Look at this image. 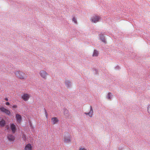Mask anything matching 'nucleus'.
Instances as JSON below:
<instances>
[{"mask_svg": "<svg viewBox=\"0 0 150 150\" xmlns=\"http://www.w3.org/2000/svg\"><path fill=\"white\" fill-rule=\"evenodd\" d=\"M65 84L67 87H69L71 85V82L70 81L66 80L65 81Z\"/></svg>", "mask_w": 150, "mask_h": 150, "instance_id": "14", "label": "nucleus"}, {"mask_svg": "<svg viewBox=\"0 0 150 150\" xmlns=\"http://www.w3.org/2000/svg\"><path fill=\"white\" fill-rule=\"evenodd\" d=\"M5 99L6 101H8V99L7 98H5Z\"/></svg>", "mask_w": 150, "mask_h": 150, "instance_id": "26", "label": "nucleus"}, {"mask_svg": "<svg viewBox=\"0 0 150 150\" xmlns=\"http://www.w3.org/2000/svg\"><path fill=\"white\" fill-rule=\"evenodd\" d=\"M112 96V94L110 92H109L107 95V98L108 99H111Z\"/></svg>", "mask_w": 150, "mask_h": 150, "instance_id": "15", "label": "nucleus"}, {"mask_svg": "<svg viewBox=\"0 0 150 150\" xmlns=\"http://www.w3.org/2000/svg\"><path fill=\"white\" fill-rule=\"evenodd\" d=\"M39 74L40 76L43 79H46L47 78V76L48 75V74L45 71L41 70Z\"/></svg>", "mask_w": 150, "mask_h": 150, "instance_id": "3", "label": "nucleus"}, {"mask_svg": "<svg viewBox=\"0 0 150 150\" xmlns=\"http://www.w3.org/2000/svg\"><path fill=\"white\" fill-rule=\"evenodd\" d=\"M98 51L96 50H94L93 54V56L97 57L98 55Z\"/></svg>", "mask_w": 150, "mask_h": 150, "instance_id": "16", "label": "nucleus"}, {"mask_svg": "<svg viewBox=\"0 0 150 150\" xmlns=\"http://www.w3.org/2000/svg\"><path fill=\"white\" fill-rule=\"evenodd\" d=\"M73 18L72 19V21L74 22L75 24H77V22L76 17L74 16H72Z\"/></svg>", "mask_w": 150, "mask_h": 150, "instance_id": "17", "label": "nucleus"}, {"mask_svg": "<svg viewBox=\"0 0 150 150\" xmlns=\"http://www.w3.org/2000/svg\"><path fill=\"white\" fill-rule=\"evenodd\" d=\"M6 105H10V103H9V102H7L6 103Z\"/></svg>", "mask_w": 150, "mask_h": 150, "instance_id": "25", "label": "nucleus"}, {"mask_svg": "<svg viewBox=\"0 0 150 150\" xmlns=\"http://www.w3.org/2000/svg\"><path fill=\"white\" fill-rule=\"evenodd\" d=\"M101 39L102 40V41L104 42V43H106V41L105 40V38H104V37H103L102 38H101Z\"/></svg>", "mask_w": 150, "mask_h": 150, "instance_id": "18", "label": "nucleus"}, {"mask_svg": "<svg viewBox=\"0 0 150 150\" xmlns=\"http://www.w3.org/2000/svg\"><path fill=\"white\" fill-rule=\"evenodd\" d=\"M6 124V122L3 119H2L0 121V127H4Z\"/></svg>", "mask_w": 150, "mask_h": 150, "instance_id": "13", "label": "nucleus"}, {"mask_svg": "<svg viewBox=\"0 0 150 150\" xmlns=\"http://www.w3.org/2000/svg\"><path fill=\"white\" fill-rule=\"evenodd\" d=\"M90 110L88 112H84V114L88 115L89 117H92L93 115V110L92 108V107L91 106H90Z\"/></svg>", "mask_w": 150, "mask_h": 150, "instance_id": "7", "label": "nucleus"}, {"mask_svg": "<svg viewBox=\"0 0 150 150\" xmlns=\"http://www.w3.org/2000/svg\"><path fill=\"white\" fill-rule=\"evenodd\" d=\"M79 150H87V149L83 147H80Z\"/></svg>", "mask_w": 150, "mask_h": 150, "instance_id": "22", "label": "nucleus"}, {"mask_svg": "<svg viewBox=\"0 0 150 150\" xmlns=\"http://www.w3.org/2000/svg\"><path fill=\"white\" fill-rule=\"evenodd\" d=\"M7 138L10 141H13L15 139V137L13 134H10L7 135Z\"/></svg>", "mask_w": 150, "mask_h": 150, "instance_id": "8", "label": "nucleus"}, {"mask_svg": "<svg viewBox=\"0 0 150 150\" xmlns=\"http://www.w3.org/2000/svg\"><path fill=\"white\" fill-rule=\"evenodd\" d=\"M32 147L31 145L30 144H27L25 146L24 150H31Z\"/></svg>", "mask_w": 150, "mask_h": 150, "instance_id": "11", "label": "nucleus"}, {"mask_svg": "<svg viewBox=\"0 0 150 150\" xmlns=\"http://www.w3.org/2000/svg\"><path fill=\"white\" fill-rule=\"evenodd\" d=\"M70 135L69 133H67L64 137V142L66 144H71V141L70 137Z\"/></svg>", "mask_w": 150, "mask_h": 150, "instance_id": "2", "label": "nucleus"}, {"mask_svg": "<svg viewBox=\"0 0 150 150\" xmlns=\"http://www.w3.org/2000/svg\"><path fill=\"white\" fill-rule=\"evenodd\" d=\"M30 97V95L28 94H24L22 96V98L25 101H28Z\"/></svg>", "mask_w": 150, "mask_h": 150, "instance_id": "6", "label": "nucleus"}, {"mask_svg": "<svg viewBox=\"0 0 150 150\" xmlns=\"http://www.w3.org/2000/svg\"><path fill=\"white\" fill-rule=\"evenodd\" d=\"M58 121L59 120L56 117H52L51 118V122L53 125L56 124Z\"/></svg>", "mask_w": 150, "mask_h": 150, "instance_id": "10", "label": "nucleus"}, {"mask_svg": "<svg viewBox=\"0 0 150 150\" xmlns=\"http://www.w3.org/2000/svg\"><path fill=\"white\" fill-rule=\"evenodd\" d=\"M5 127L6 129H5V131H6L7 130H8L9 129V126L8 125H6V126Z\"/></svg>", "mask_w": 150, "mask_h": 150, "instance_id": "21", "label": "nucleus"}, {"mask_svg": "<svg viewBox=\"0 0 150 150\" xmlns=\"http://www.w3.org/2000/svg\"><path fill=\"white\" fill-rule=\"evenodd\" d=\"M45 116H46V118H47L48 114H47V112L46 110H45Z\"/></svg>", "mask_w": 150, "mask_h": 150, "instance_id": "23", "label": "nucleus"}, {"mask_svg": "<svg viewBox=\"0 0 150 150\" xmlns=\"http://www.w3.org/2000/svg\"><path fill=\"white\" fill-rule=\"evenodd\" d=\"M10 128L13 133H15L16 128L15 125L14 124H10Z\"/></svg>", "mask_w": 150, "mask_h": 150, "instance_id": "9", "label": "nucleus"}, {"mask_svg": "<svg viewBox=\"0 0 150 150\" xmlns=\"http://www.w3.org/2000/svg\"><path fill=\"white\" fill-rule=\"evenodd\" d=\"M68 112L69 111L67 110H65L64 111V115H66L68 113Z\"/></svg>", "mask_w": 150, "mask_h": 150, "instance_id": "19", "label": "nucleus"}, {"mask_svg": "<svg viewBox=\"0 0 150 150\" xmlns=\"http://www.w3.org/2000/svg\"><path fill=\"white\" fill-rule=\"evenodd\" d=\"M100 17L98 16H94L91 18V21L94 23L98 22L100 20Z\"/></svg>", "mask_w": 150, "mask_h": 150, "instance_id": "4", "label": "nucleus"}, {"mask_svg": "<svg viewBox=\"0 0 150 150\" xmlns=\"http://www.w3.org/2000/svg\"><path fill=\"white\" fill-rule=\"evenodd\" d=\"M148 112L150 114V104L149 105L148 107Z\"/></svg>", "mask_w": 150, "mask_h": 150, "instance_id": "20", "label": "nucleus"}, {"mask_svg": "<svg viewBox=\"0 0 150 150\" xmlns=\"http://www.w3.org/2000/svg\"><path fill=\"white\" fill-rule=\"evenodd\" d=\"M14 73L18 78L21 80L26 79L27 77V76L25 75V73L20 71H16Z\"/></svg>", "mask_w": 150, "mask_h": 150, "instance_id": "1", "label": "nucleus"}, {"mask_svg": "<svg viewBox=\"0 0 150 150\" xmlns=\"http://www.w3.org/2000/svg\"><path fill=\"white\" fill-rule=\"evenodd\" d=\"M0 110L2 112L5 113L7 115H9L11 113V112L8 110L3 107H2L0 108Z\"/></svg>", "mask_w": 150, "mask_h": 150, "instance_id": "5", "label": "nucleus"}, {"mask_svg": "<svg viewBox=\"0 0 150 150\" xmlns=\"http://www.w3.org/2000/svg\"><path fill=\"white\" fill-rule=\"evenodd\" d=\"M16 118L17 120V121L18 122H20L22 119L21 116L18 114H16Z\"/></svg>", "mask_w": 150, "mask_h": 150, "instance_id": "12", "label": "nucleus"}, {"mask_svg": "<svg viewBox=\"0 0 150 150\" xmlns=\"http://www.w3.org/2000/svg\"><path fill=\"white\" fill-rule=\"evenodd\" d=\"M17 106L16 105H14L12 106L13 108H17Z\"/></svg>", "mask_w": 150, "mask_h": 150, "instance_id": "24", "label": "nucleus"}]
</instances>
